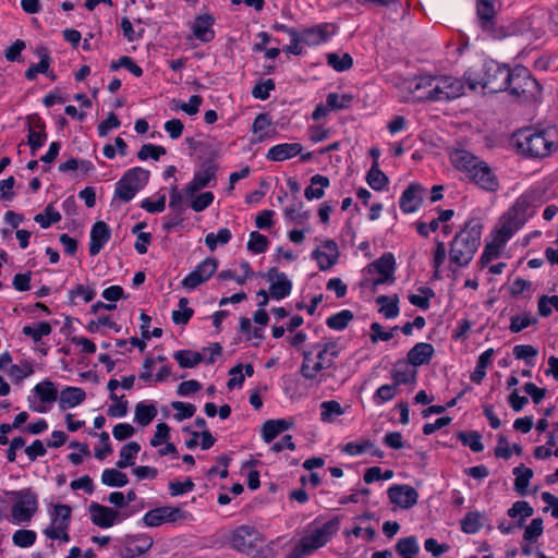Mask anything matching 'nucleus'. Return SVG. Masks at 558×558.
Here are the masks:
<instances>
[{
  "mask_svg": "<svg viewBox=\"0 0 558 558\" xmlns=\"http://www.w3.org/2000/svg\"><path fill=\"white\" fill-rule=\"evenodd\" d=\"M416 101H450L464 94V82L449 75H421L408 82Z\"/></svg>",
  "mask_w": 558,
  "mask_h": 558,
  "instance_id": "1",
  "label": "nucleus"
},
{
  "mask_svg": "<svg viewBox=\"0 0 558 558\" xmlns=\"http://www.w3.org/2000/svg\"><path fill=\"white\" fill-rule=\"evenodd\" d=\"M453 167L463 172L466 179L478 189L495 193L499 190V179L494 169L483 159L465 149H454L450 153Z\"/></svg>",
  "mask_w": 558,
  "mask_h": 558,
  "instance_id": "2",
  "label": "nucleus"
},
{
  "mask_svg": "<svg viewBox=\"0 0 558 558\" xmlns=\"http://www.w3.org/2000/svg\"><path fill=\"white\" fill-rule=\"evenodd\" d=\"M483 226L477 219H470L450 242V262L465 267L473 259L480 244Z\"/></svg>",
  "mask_w": 558,
  "mask_h": 558,
  "instance_id": "3",
  "label": "nucleus"
},
{
  "mask_svg": "<svg viewBox=\"0 0 558 558\" xmlns=\"http://www.w3.org/2000/svg\"><path fill=\"white\" fill-rule=\"evenodd\" d=\"M482 71L483 75L473 69L464 73L463 80L471 90H476L478 87L488 93H498L508 89L510 72L508 66L500 65L495 61H486L483 64Z\"/></svg>",
  "mask_w": 558,
  "mask_h": 558,
  "instance_id": "4",
  "label": "nucleus"
},
{
  "mask_svg": "<svg viewBox=\"0 0 558 558\" xmlns=\"http://www.w3.org/2000/svg\"><path fill=\"white\" fill-rule=\"evenodd\" d=\"M515 143L521 154L533 158H544L556 148L554 132L546 130H520L515 134Z\"/></svg>",
  "mask_w": 558,
  "mask_h": 558,
  "instance_id": "5",
  "label": "nucleus"
},
{
  "mask_svg": "<svg viewBox=\"0 0 558 558\" xmlns=\"http://www.w3.org/2000/svg\"><path fill=\"white\" fill-rule=\"evenodd\" d=\"M339 529V520L332 519L304 535L286 558H303L326 545Z\"/></svg>",
  "mask_w": 558,
  "mask_h": 558,
  "instance_id": "6",
  "label": "nucleus"
},
{
  "mask_svg": "<svg viewBox=\"0 0 558 558\" xmlns=\"http://www.w3.org/2000/svg\"><path fill=\"white\" fill-rule=\"evenodd\" d=\"M509 87L507 90L521 100H535L541 95V85L532 77L530 71L522 65L510 69Z\"/></svg>",
  "mask_w": 558,
  "mask_h": 558,
  "instance_id": "7",
  "label": "nucleus"
},
{
  "mask_svg": "<svg viewBox=\"0 0 558 558\" xmlns=\"http://www.w3.org/2000/svg\"><path fill=\"white\" fill-rule=\"evenodd\" d=\"M149 177L150 172L142 167L128 170L116 184L112 203L116 199L122 203L132 201L136 193L148 183Z\"/></svg>",
  "mask_w": 558,
  "mask_h": 558,
  "instance_id": "8",
  "label": "nucleus"
},
{
  "mask_svg": "<svg viewBox=\"0 0 558 558\" xmlns=\"http://www.w3.org/2000/svg\"><path fill=\"white\" fill-rule=\"evenodd\" d=\"M314 348L317 350V360L313 365H301L300 368L301 375L308 380H314L322 371L333 367L341 351L336 341L316 343Z\"/></svg>",
  "mask_w": 558,
  "mask_h": 558,
  "instance_id": "9",
  "label": "nucleus"
},
{
  "mask_svg": "<svg viewBox=\"0 0 558 558\" xmlns=\"http://www.w3.org/2000/svg\"><path fill=\"white\" fill-rule=\"evenodd\" d=\"M192 520V514L180 507L162 506L149 510L143 517L145 525L150 527L160 526L163 523L178 524Z\"/></svg>",
  "mask_w": 558,
  "mask_h": 558,
  "instance_id": "10",
  "label": "nucleus"
},
{
  "mask_svg": "<svg viewBox=\"0 0 558 558\" xmlns=\"http://www.w3.org/2000/svg\"><path fill=\"white\" fill-rule=\"evenodd\" d=\"M260 541L258 531L250 525L238 526L229 538L231 547L245 555H253Z\"/></svg>",
  "mask_w": 558,
  "mask_h": 558,
  "instance_id": "11",
  "label": "nucleus"
},
{
  "mask_svg": "<svg viewBox=\"0 0 558 558\" xmlns=\"http://www.w3.org/2000/svg\"><path fill=\"white\" fill-rule=\"evenodd\" d=\"M37 496L31 489L17 493L16 501L12 507L13 519L20 522H28L37 510Z\"/></svg>",
  "mask_w": 558,
  "mask_h": 558,
  "instance_id": "12",
  "label": "nucleus"
},
{
  "mask_svg": "<svg viewBox=\"0 0 558 558\" xmlns=\"http://www.w3.org/2000/svg\"><path fill=\"white\" fill-rule=\"evenodd\" d=\"M218 266L216 258H206L199 263L196 268L190 272L181 282L182 287L187 290H194L205 281H207L216 271Z\"/></svg>",
  "mask_w": 558,
  "mask_h": 558,
  "instance_id": "13",
  "label": "nucleus"
},
{
  "mask_svg": "<svg viewBox=\"0 0 558 558\" xmlns=\"http://www.w3.org/2000/svg\"><path fill=\"white\" fill-rule=\"evenodd\" d=\"M217 166L213 161H206L202 168L194 173L192 181L185 186L186 196L193 197L196 192L210 185L215 181Z\"/></svg>",
  "mask_w": 558,
  "mask_h": 558,
  "instance_id": "14",
  "label": "nucleus"
},
{
  "mask_svg": "<svg viewBox=\"0 0 558 558\" xmlns=\"http://www.w3.org/2000/svg\"><path fill=\"white\" fill-rule=\"evenodd\" d=\"M388 498L391 504L402 509H409L417 504L418 494L410 485L396 484L387 490Z\"/></svg>",
  "mask_w": 558,
  "mask_h": 558,
  "instance_id": "15",
  "label": "nucleus"
},
{
  "mask_svg": "<svg viewBox=\"0 0 558 558\" xmlns=\"http://www.w3.org/2000/svg\"><path fill=\"white\" fill-rule=\"evenodd\" d=\"M93 524L101 529H108L119 521L120 512L113 508L92 502L88 508Z\"/></svg>",
  "mask_w": 558,
  "mask_h": 558,
  "instance_id": "16",
  "label": "nucleus"
},
{
  "mask_svg": "<svg viewBox=\"0 0 558 558\" xmlns=\"http://www.w3.org/2000/svg\"><path fill=\"white\" fill-rule=\"evenodd\" d=\"M477 16L481 27L494 38L504 37L505 33L495 29L494 0H477Z\"/></svg>",
  "mask_w": 558,
  "mask_h": 558,
  "instance_id": "17",
  "label": "nucleus"
},
{
  "mask_svg": "<svg viewBox=\"0 0 558 558\" xmlns=\"http://www.w3.org/2000/svg\"><path fill=\"white\" fill-rule=\"evenodd\" d=\"M266 278L270 282L269 292L274 299L281 300L291 293L292 282L284 272L272 267L268 270Z\"/></svg>",
  "mask_w": 558,
  "mask_h": 558,
  "instance_id": "18",
  "label": "nucleus"
},
{
  "mask_svg": "<svg viewBox=\"0 0 558 558\" xmlns=\"http://www.w3.org/2000/svg\"><path fill=\"white\" fill-rule=\"evenodd\" d=\"M424 189L417 183H412L402 193L400 197V208L405 214L414 213L418 209L423 201Z\"/></svg>",
  "mask_w": 558,
  "mask_h": 558,
  "instance_id": "19",
  "label": "nucleus"
},
{
  "mask_svg": "<svg viewBox=\"0 0 558 558\" xmlns=\"http://www.w3.org/2000/svg\"><path fill=\"white\" fill-rule=\"evenodd\" d=\"M335 34V26L331 24H320L300 33L303 44L307 46H316L327 41Z\"/></svg>",
  "mask_w": 558,
  "mask_h": 558,
  "instance_id": "20",
  "label": "nucleus"
},
{
  "mask_svg": "<svg viewBox=\"0 0 558 558\" xmlns=\"http://www.w3.org/2000/svg\"><path fill=\"white\" fill-rule=\"evenodd\" d=\"M34 53L39 58L38 63H32L25 71L26 80L34 81L38 74H48L51 64L49 49L43 45L35 47Z\"/></svg>",
  "mask_w": 558,
  "mask_h": 558,
  "instance_id": "21",
  "label": "nucleus"
},
{
  "mask_svg": "<svg viewBox=\"0 0 558 558\" xmlns=\"http://www.w3.org/2000/svg\"><path fill=\"white\" fill-rule=\"evenodd\" d=\"M111 231L106 222L97 221L90 230L89 254L97 255L110 240Z\"/></svg>",
  "mask_w": 558,
  "mask_h": 558,
  "instance_id": "22",
  "label": "nucleus"
},
{
  "mask_svg": "<svg viewBox=\"0 0 558 558\" xmlns=\"http://www.w3.org/2000/svg\"><path fill=\"white\" fill-rule=\"evenodd\" d=\"M303 146L300 143H282L272 146L266 155V158L271 161H284L292 157L300 155Z\"/></svg>",
  "mask_w": 558,
  "mask_h": 558,
  "instance_id": "23",
  "label": "nucleus"
},
{
  "mask_svg": "<svg viewBox=\"0 0 558 558\" xmlns=\"http://www.w3.org/2000/svg\"><path fill=\"white\" fill-rule=\"evenodd\" d=\"M434 352V347L430 343L418 342L408 352V362L413 366L427 364Z\"/></svg>",
  "mask_w": 558,
  "mask_h": 558,
  "instance_id": "24",
  "label": "nucleus"
},
{
  "mask_svg": "<svg viewBox=\"0 0 558 558\" xmlns=\"http://www.w3.org/2000/svg\"><path fill=\"white\" fill-rule=\"evenodd\" d=\"M214 17L209 14L197 16L193 24L194 36L203 43L214 39L215 32L213 29Z\"/></svg>",
  "mask_w": 558,
  "mask_h": 558,
  "instance_id": "25",
  "label": "nucleus"
},
{
  "mask_svg": "<svg viewBox=\"0 0 558 558\" xmlns=\"http://www.w3.org/2000/svg\"><path fill=\"white\" fill-rule=\"evenodd\" d=\"M86 398V393L78 387H66L63 389L59 397V407L61 410H66L81 404Z\"/></svg>",
  "mask_w": 558,
  "mask_h": 558,
  "instance_id": "26",
  "label": "nucleus"
},
{
  "mask_svg": "<svg viewBox=\"0 0 558 558\" xmlns=\"http://www.w3.org/2000/svg\"><path fill=\"white\" fill-rule=\"evenodd\" d=\"M325 246L329 248L330 253L315 250L312 253L313 258L317 262L320 270H327L331 268L338 259L337 244L333 241H327Z\"/></svg>",
  "mask_w": 558,
  "mask_h": 558,
  "instance_id": "27",
  "label": "nucleus"
},
{
  "mask_svg": "<svg viewBox=\"0 0 558 558\" xmlns=\"http://www.w3.org/2000/svg\"><path fill=\"white\" fill-rule=\"evenodd\" d=\"M520 225L515 216L510 213L502 217L501 226L496 230L494 236L499 243L506 244L512 235L519 230Z\"/></svg>",
  "mask_w": 558,
  "mask_h": 558,
  "instance_id": "28",
  "label": "nucleus"
},
{
  "mask_svg": "<svg viewBox=\"0 0 558 558\" xmlns=\"http://www.w3.org/2000/svg\"><path fill=\"white\" fill-rule=\"evenodd\" d=\"M153 546V539L148 536L137 535L128 538L125 546V558L146 553Z\"/></svg>",
  "mask_w": 558,
  "mask_h": 558,
  "instance_id": "29",
  "label": "nucleus"
},
{
  "mask_svg": "<svg viewBox=\"0 0 558 558\" xmlns=\"http://www.w3.org/2000/svg\"><path fill=\"white\" fill-rule=\"evenodd\" d=\"M329 179L322 174H315L311 178V185L304 191V196L308 201L320 199L325 194V187L329 186Z\"/></svg>",
  "mask_w": 558,
  "mask_h": 558,
  "instance_id": "30",
  "label": "nucleus"
},
{
  "mask_svg": "<svg viewBox=\"0 0 558 558\" xmlns=\"http://www.w3.org/2000/svg\"><path fill=\"white\" fill-rule=\"evenodd\" d=\"M141 450V446L136 441H130L120 450V459L116 465L118 469H125L134 464V459Z\"/></svg>",
  "mask_w": 558,
  "mask_h": 558,
  "instance_id": "31",
  "label": "nucleus"
},
{
  "mask_svg": "<svg viewBox=\"0 0 558 558\" xmlns=\"http://www.w3.org/2000/svg\"><path fill=\"white\" fill-rule=\"evenodd\" d=\"M494 354V350L487 349L484 351L477 359L476 367L474 372L471 374V380L475 384H481L484 377L486 376V368L492 363V357Z\"/></svg>",
  "mask_w": 558,
  "mask_h": 558,
  "instance_id": "32",
  "label": "nucleus"
},
{
  "mask_svg": "<svg viewBox=\"0 0 558 558\" xmlns=\"http://www.w3.org/2000/svg\"><path fill=\"white\" fill-rule=\"evenodd\" d=\"M271 123V117L268 113H258L256 116L252 124V132L256 135L255 142L260 143L268 137L267 130Z\"/></svg>",
  "mask_w": 558,
  "mask_h": 558,
  "instance_id": "33",
  "label": "nucleus"
},
{
  "mask_svg": "<svg viewBox=\"0 0 558 558\" xmlns=\"http://www.w3.org/2000/svg\"><path fill=\"white\" fill-rule=\"evenodd\" d=\"M396 260L391 253L383 254L369 265V271L375 270L379 275L393 276Z\"/></svg>",
  "mask_w": 558,
  "mask_h": 558,
  "instance_id": "34",
  "label": "nucleus"
},
{
  "mask_svg": "<svg viewBox=\"0 0 558 558\" xmlns=\"http://www.w3.org/2000/svg\"><path fill=\"white\" fill-rule=\"evenodd\" d=\"M513 474L515 475L514 489L519 494L524 495L526 493L530 480L533 477V470L525 468L523 464H520L513 469Z\"/></svg>",
  "mask_w": 558,
  "mask_h": 558,
  "instance_id": "35",
  "label": "nucleus"
},
{
  "mask_svg": "<svg viewBox=\"0 0 558 558\" xmlns=\"http://www.w3.org/2000/svg\"><path fill=\"white\" fill-rule=\"evenodd\" d=\"M366 181H367L368 185L376 191H380L387 185L388 178L379 169L378 161H373V165H372L369 171L367 172Z\"/></svg>",
  "mask_w": 558,
  "mask_h": 558,
  "instance_id": "36",
  "label": "nucleus"
},
{
  "mask_svg": "<svg viewBox=\"0 0 558 558\" xmlns=\"http://www.w3.org/2000/svg\"><path fill=\"white\" fill-rule=\"evenodd\" d=\"M101 482L109 487H123L129 483L125 473L117 469H106L101 474Z\"/></svg>",
  "mask_w": 558,
  "mask_h": 558,
  "instance_id": "37",
  "label": "nucleus"
},
{
  "mask_svg": "<svg viewBox=\"0 0 558 558\" xmlns=\"http://www.w3.org/2000/svg\"><path fill=\"white\" fill-rule=\"evenodd\" d=\"M173 357L183 368H192L204 361V356L201 353L190 350L177 351Z\"/></svg>",
  "mask_w": 558,
  "mask_h": 558,
  "instance_id": "38",
  "label": "nucleus"
},
{
  "mask_svg": "<svg viewBox=\"0 0 558 558\" xmlns=\"http://www.w3.org/2000/svg\"><path fill=\"white\" fill-rule=\"evenodd\" d=\"M376 302L380 305L379 312L386 317V318H395L399 314V300L397 295L393 296H387V295H380L377 298Z\"/></svg>",
  "mask_w": 558,
  "mask_h": 558,
  "instance_id": "39",
  "label": "nucleus"
},
{
  "mask_svg": "<svg viewBox=\"0 0 558 558\" xmlns=\"http://www.w3.org/2000/svg\"><path fill=\"white\" fill-rule=\"evenodd\" d=\"M157 415V409L154 404H145L138 402L135 405V421L142 425L147 426Z\"/></svg>",
  "mask_w": 558,
  "mask_h": 558,
  "instance_id": "40",
  "label": "nucleus"
},
{
  "mask_svg": "<svg viewBox=\"0 0 558 558\" xmlns=\"http://www.w3.org/2000/svg\"><path fill=\"white\" fill-rule=\"evenodd\" d=\"M353 317V313L350 310H342L328 317L326 325L333 330H343Z\"/></svg>",
  "mask_w": 558,
  "mask_h": 558,
  "instance_id": "41",
  "label": "nucleus"
},
{
  "mask_svg": "<svg viewBox=\"0 0 558 558\" xmlns=\"http://www.w3.org/2000/svg\"><path fill=\"white\" fill-rule=\"evenodd\" d=\"M51 326L48 322H40L35 326H24L23 333L27 337H31L34 342H39L43 337L51 333Z\"/></svg>",
  "mask_w": 558,
  "mask_h": 558,
  "instance_id": "42",
  "label": "nucleus"
},
{
  "mask_svg": "<svg viewBox=\"0 0 558 558\" xmlns=\"http://www.w3.org/2000/svg\"><path fill=\"white\" fill-rule=\"evenodd\" d=\"M396 550L403 558L413 557L420 550L416 538L414 536L400 538L396 545Z\"/></svg>",
  "mask_w": 558,
  "mask_h": 558,
  "instance_id": "43",
  "label": "nucleus"
},
{
  "mask_svg": "<svg viewBox=\"0 0 558 558\" xmlns=\"http://www.w3.org/2000/svg\"><path fill=\"white\" fill-rule=\"evenodd\" d=\"M34 391L45 403L53 402L58 398L57 388L54 387L53 383L49 380L37 384L34 388Z\"/></svg>",
  "mask_w": 558,
  "mask_h": 558,
  "instance_id": "44",
  "label": "nucleus"
},
{
  "mask_svg": "<svg viewBox=\"0 0 558 558\" xmlns=\"http://www.w3.org/2000/svg\"><path fill=\"white\" fill-rule=\"evenodd\" d=\"M203 102V98L199 95H193L190 97L189 102H180L177 100H172V109L173 110H182L189 116H195L199 111V106Z\"/></svg>",
  "mask_w": 558,
  "mask_h": 558,
  "instance_id": "45",
  "label": "nucleus"
},
{
  "mask_svg": "<svg viewBox=\"0 0 558 558\" xmlns=\"http://www.w3.org/2000/svg\"><path fill=\"white\" fill-rule=\"evenodd\" d=\"M34 220L40 225L41 228L47 229L51 223L59 222L61 220V214L57 211L51 205H48L44 213L37 214Z\"/></svg>",
  "mask_w": 558,
  "mask_h": 558,
  "instance_id": "46",
  "label": "nucleus"
},
{
  "mask_svg": "<svg viewBox=\"0 0 558 558\" xmlns=\"http://www.w3.org/2000/svg\"><path fill=\"white\" fill-rule=\"evenodd\" d=\"M189 300L181 298L179 300V310L172 312V320L177 325H185L193 316V310L187 306Z\"/></svg>",
  "mask_w": 558,
  "mask_h": 558,
  "instance_id": "47",
  "label": "nucleus"
},
{
  "mask_svg": "<svg viewBox=\"0 0 558 558\" xmlns=\"http://www.w3.org/2000/svg\"><path fill=\"white\" fill-rule=\"evenodd\" d=\"M327 63L336 71L342 72L349 70L353 64V59L349 53L339 56L337 53L327 54Z\"/></svg>",
  "mask_w": 558,
  "mask_h": 558,
  "instance_id": "48",
  "label": "nucleus"
},
{
  "mask_svg": "<svg viewBox=\"0 0 558 558\" xmlns=\"http://www.w3.org/2000/svg\"><path fill=\"white\" fill-rule=\"evenodd\" d=\"M533 508L529 505V502L519 500L512 505V507L508 510L507 513L510 518L520 517L521 519L519 522V526H522L524 519L533 515Z\"/></svg>",
  "mask_w": 558,
  "mask_h": 558,
  "instance_id": "49",
  "label": "nucleus"
},
{
  "mask_svg": "<svg viewBox=\"0 0 558 558\" xmlns=\"http://www.w3.org/2000/svg\"><path fill=\"white\" fill-rule=\"evenodd\" d=\"M352 100L353 96L350 94H344L340 96L336 93H330L327 95L326 104L329 110H341L348 108L351 105Z\"/></svg>",
  "mask_w": 558,
  "mask_h": 558,
  "instance_id": "50",
  "label": "nucleus"
},
{
  "mask_svg": "<svg viewBox=\"0 0 558 558\" xmlns=\"http://www.w3.org/2000/svg\"><path fill=\"white\" fill-rule=\"evenodd\" d=\"M120 68H124L129 70L134 76L141 77L143 75V70L138 66L131 57L123 56L116 61H112L110 64L111 71H117Z\"/></svg>",
  "mask_w": 558,
  "mask_h": 558,
  "instance_id": "51",
  "label": "nucleus"
},
{
  "mask_svg": "<svg viewBox=\"0 0 558 558\" xmlns=\"http://www.w3.org/2000/svg\"><path fill=\"white\" fill-rule=\"evenodd\" d=\"M268 244L269 241L266 235L259 233L258 231H253L250 234L247 250L254 254H260L267 250Z\"/></svg>",
  "mask_w": 558,
  "mask_h": 558,
  "instance_id": "52",
  "label": "nucleus"
},
{
  "mask_svg": "<svg viewBox=\"0 0 558 558\" xmlns=\"http://www.w3.org/2000/svg\"><path fill=\"white\" fill-rule=\"evenodd\" d=\"M36 532L33 530H17L12 536V542L15 546L27 548L36 542Z\"/></svg>",
  "mask_w": 558,
  "mask_h": 558,
  "instance_id": "53",
  "label": "nucleus"
},
{
  "mask_svg": "<svg viewBox=\"0 0 558 558\" xmlns=\"http://www.w3.org/2000/svg\"><path fill=\"white\" fill-rule=\"evenodd\" d=\"M283 215L286 220L292 222H301L308 218V213L303 210V203L296 202L284 208Z\"/></svg>",
  "mask_w": 558,
  "mask_h": 558,
  "instance_id": "54",
  "label": "nucleus"
},
{
  "mask_svg": "<svg viewBox=\"0 0 558 558\" xmlns=\"http://www.w3.org/2000/svg\"><path fill=\"white\" fill-rule=\"evenodd\" d=\"M320 420L323 422H329L333 418V416L341 415L343 410L338 401H324L320 404Z\"/></svg>",
  "mask_w": 558,
  "mask_h": 558,
  "instance_id": "55",
  "label": "nucleus"
},
{
  "mask_svg": "<svg viewBox=\"0 0 558 558\" xmlns=\"http://www.w3.org/2000/svg\"><path fill=\"white\" fill-rule=\"evenodd\" d=\"M459 439L464 446H468L473 452H481L484 449L482 437L477 432L460 433Z\"/></svg>",
  "mask_w": 558,
  "mask_h": 558,
  "instance_id": "56",
  "label": "nucleus"
},
{
  "mask_svg": "<svg viewBox=\"0 0 558 558\" xmlns=\"http://www.w3.org/2000/svg\"><path fill=\"white\" fill-rule=\"evenodd\" d=\"M420 291L423 295L410 294L409 302L421 310H428L429 300L434 296V291L427 287L420 288Z\"/></svg>",
  "mask_w": 558,
  "mask_h": 558,
  "instance_id": "57",
  "label": "nucleus"
},
{
  "mask_svg": "<svg viewBox=\"0 0 558 558\" xmlns=\"http://www.w3.org/2000/svg\"><path fill=\"white\" fill-rule=\"evenodd\" d=\"M482 527L481 514L478 512H469L461 521V529L464 533L474 534Z\"/></svg>",
  "mask_w": 558,
  "mask_h": 558,
  "instance_id": "58",
  "label": "nucleus"
},
{
  "mask_svg": "<svg viewBox=\"0 0 558 558\" xmlns=\"http://www.w3.org/2000/svg\"><path fill=\"white\" fill-rule=\"evenodd\" d=\"M166 148L159 145L154 144H144L137 153V158L141 160H146L150 157L154 160H159V158L166 155Z\"/></svg>",
  "mask_w": 558,
  "mask_h": 558,
  "instance_id": "59",
  "label": "nucleus"
},
{
  "mask_svg": "<svg viewBox=\"0 0 558 558\" xmlns=\"http://www.w3.org/2000/svg\"><path fill=\"white\" fill-rule=\"evenodd\" d=\"M504 246L505 244L499 243L498 240L494 236L493 241L486 244L484 252L481 256V263L483 265H486L493 259L497 258L500 255V252Z\"/></svg>",
  "mask_w": 558,
  "mask_h": 558,
  "instance_id": "60",
  "label": "nucleus"
},
{
  "mask_svg": "<svg viewBox=\"0 0 558 558\" xmlns=\"http://www.w3.org/2000/svg\"><path fill=\"white\" fill-rule=\"evenodd\" d=\"M537 319L535 317L530 316L529 314L515 315L510 319L509 329L511 332H520L523 329L530 327L531 325L536 324Z\"/></svg>",
  "mask_w": 558,
  "mask_h": 558,
  "instance_id": "61",
  "label": "nucleus"
},
{
  "mask_svg": "<svg viewBox=\"0 0 558 558\" xmlns=\"http://www.w3.org/2000/svg\"><path fill=\"white\" fill-rule=\"evenodd\" d=\"M72 509L68 505H56L52 512V524H62L70 526Z\"/></svg>",
  "mask_w": 558,
  "mask_h": 558,
  "instance_id": "62",
  "label": "nucleus"
},
{
  "mask_svg": "<svg viewBox=\"0 0 558 558\" xmlns=\"http://www.w3.org/2000/svg\"><path fill=\"white\" fill-rule=\"evenodd\" d=\"M171 407L175 410L174 418L179 422L192 417L196 412V407L192 403L173 401Z\"/></svg>",
  "mask_w": 558,
  "mask_h": 558,
  "instance_id": "63",
  "label": "nucleus"
},
{
  "mask_svg": "<svg viewBox=\"0 0 558 558\" xmlns=\"http://www.w3.org/2000/svg\"><path fill=\"white\" fill-rule=\"evenodd\" d=\"M551 307L558 312V295L547 296L543 295L538 300V314L547 317L551 314Z\"/></svg>",
  "mask_w": 558,
  "mask_h": 558,
  "instance_id": "64",
  "label": "nucleus"
}]
</instances>
